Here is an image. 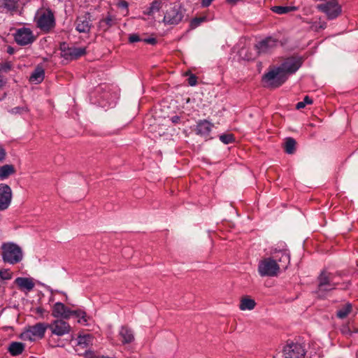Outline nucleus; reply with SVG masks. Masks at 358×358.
I'll use <instances>...</instances> for the list:
<instances>
[{"label": "nucleus", "mask_w": 358, "mask_h": 358, "mask_svg": "<svg viewBox=\"0 0 358 358\" xmlns=\"http://www.w3.org/2000/svg\"><path fill=\"white\" fill-rule=\"evenodd\" d=\"M271 257L264 258L258 265V272L262 277L275 276L280 267L286 268L289 263V254L285 243H281L272 249Z\"/></svg>", "instance_id": "obj_1"}, {"label": "nucleus", "mask_w": 358, "mask_h": 358, "mask_svg": "<svg viewBox=\"0 0 358 358\" xmlns=\"http://www.w3.org/2000/svg\"><path fill=\"white\" fill-rule=\"evenodd\" d=\"M271 10L277 14L282 15L292 11H295L297 10V7L296 6H273Z\"/></svg>", "instance_id": "obj_25"}, {"label": "nucleus", "mask_w": 358, "mask_h": 358, "mask_svg": "<svg viewBox=\"0 0 358 358\" xmlns=\"http://www.w3.org/2000/svg\"><path fill=\"white\" fill-rule=\"evenodd\" d=\"M312 103V99H310L308 96H306L303 101H300L296 103V108L299 110L303 108L307 104H311Z\"/></svg>", "instance_id": "obj_30"}, {"label": "nucleus", "mask_w": 358, "mask_h": 358, "mask_svg": "<svg viewBox=\"0 0 358 358\" xmlns=\"http://www.w3.org/2000/svg\"><path fill=\"white\" fill-rule=\"evenodd\" d=\"M140 41H141V38H140L139 36L137 34H131L129 37V41L130 43H135V42H138Z\"/></svg>", "instance_id": "obj_33"}, {"label": "nucleus", "mask_w": 358, "mask_h": 358, "mask_svg": "<svg viewBox=\"0 0 358 358\" xmlns=\"http://www.w3.org/2000/svg\"><path fill=\"white\" fill-rule=\"evenodd\" d=\"M205 20L204 17H196V18H194L193 19L191 22H190V27L192 29H195L198 26L200 25V24L203 22Z\"/></svg>", "instance_id": "obj_32"}, {"label": "nucleus", "mask_w": 358, "mask_h": 358, "mask_svg": "<svg viewBox=\"0 0 358 358\" xmlns=\"http://www.w3.org/2000/svg\"><path fill=\"white\" fill-rule=\"evenodd\" d=\"M38 313H42V310L41 309H38Z\"/></svg>", "instance_id": "obj_44"}, {"label": "nucleus", "mask_w": 358, "mask_h": 358, "mask_svg": "<svg viewBox=\"0 0 358 358\" xmlns=\"http://www.w3.org/2000/svg\"><path fill=\"white\" fill-rule=\"evenodd\" d=\"M213 124L207 120H201L196 125V134L207 136L211 131Z\"/></svg>", "instance_id": "obj_19"}, {"label": "nucleus", "mask_w": 358, "mask_h": 358, "mask_svg": "<svg viewBox=\"0 0 358 358\" xmlns=\"http://www.w3.org/2000/svg\"><path fill=\"white\" fill-rule=\"evenodd\" d=\"M305 354L303 347L299 343L288 344L283 349L285 358H303Z\"/></svg>", "instance_id": "obj_11"}, {"label": "nucleus", "mask_w": 358, "mask_h": 358, "mask_svg": "<svg viewBox=\"0 0 358 358\" xmlns=\"http://www.w3.org/2000/svg\"><path fill=\"white\" fill-rule=\"evenodd\" d=\"M17 0H0V8H6L8 10H13L16 8Z\"/></svg>", "instance_id": "obj_28"}, {"label": "nucleus", "mask_w": 358, "mask_h": 358, "mask_svg": "<svg viewBox=\"0 0 358 358\" xmlns=\"http://www.w3.org/2000/svg\"><path fill=\"white\" fill-rule=\"evenodd\" d=\"M12 199V190L6 184H0V210H4L8 208Z\"/></svg>", "instance_id": "obj_14"}, {"label": "nucleus", "mask_w": 358, "mask_h": 358, "mask_svg": "<svg viewBox=\"0 0 358 358\" xmlns=\"http://www.w3.org/2000/svg\"><path fill=\"white\" fill-rule=\"evenodd\" d=\"M144 41L149 44H155L156 43V39L155 38H149L144 40Z\"/></svg>", "instance_id": "obj_38"}, {"label": "nucleus", "mask_w": 358, "mask_h": 358, "mask_svg": "<svg viewBox=\"0 0 358 358\" xmlns=\"http://www.w3.org/2000/svg\"><path fill=\"white\" fill-rule=\"evenodd\" d=\"M1 249L2 250V259L4 262L15 264L23 259V252L20 246L13 243H4Z\"/></svg>", "instance_id": "obj_5"}, {"label": "nucleus", "mask_w": 358, "mask_h": 358, "mask_svg": "<svg viewBox=\"0 0 358 358\" xmlns=\"http://www.w3.org/2000/svg\"><path fill=\"white\" fill-rule=\"evenodd\" d=\"M164 17L162 20L165 25H177L182 22L185 9L182 6L178 0L171 1L166 4L163 10Z\"/></svg>", "instance_id": "obj_3"}, {"label": "nucleus", "mask_w": 358, "mask_h": 358, "mask_svg": "<svg viewBox=\"0 0 358 358\" xmlns=\"http://www.w3.org/2000/svg\"><path fill=\"white\" fill-rule=\"evenodd\" d=\"M278 41L273 38L268 37L259 41L255 45V48L259 54H264L271 52L277 46Z\"/></svg>", "instance_id": "obj_15"}, {"label": "nucleus", "mask_w": 358, "mask_h": 358, "mask_svg": "<svg viewBox=\"0 0 358 358\" xmlns=\"http://www.w3.org/2000/svg\"><path fill=\"white\" fill-rule=\"evenodd\" d=\"M52 315L54 317H62L68 319L71 316L78 318V322L84 325L87 324L88 317L86 313L81 310H71L61 302H57L54 304L52 310Z\"/></svg>", "instance_id": "obj_4"}, {"label": "nucleus", "mask_w": 358, "mask_h": 358, "mask_svg": "<svg viewBox=\"0 0 358 358\" xmlns=\"http://www.w3.org/2000/svg\"><path fill=\"white\" fill-rule=\"evenodd\" d=\"M37 27L41 30L48 31L55 26V17L50 10H45L38 13L36 17Z\"/></svg>", "instance_id": "obj_8"}, {"label": "nucleus", "mask_w": 358, "mask_h": 358, "mask_svg": "<svg viewBox=\"0 0 358 358\" xmlns=\"http://www.w3.org/2000/svg\"><path fill=\"white\" fill-rule=\"evenodd\" d=\"M15 173V169L11 164H6L0 167V178L1 180L8 178L10 175Z\"/></svg>", "instance_id": "obj_22"}, {"label": "nucleus", "mask_w": 358, "mask_h": 358, "mask_svg": "<svg viewBox=\"0 0 358 358\" xmlns=\"http://www.w3.org/2000/svg\"><path fill=\"white\" fill-rule=\"evenodd\" d=\"M299 60L294 58L286 59L280 66L273 68L264 76L263 80L268 86L278 87L287 79L289 75L295 73L300 67Z\"/></svg>", "instance_id": "obj_2"}, {"label": "nucleus", "mask_w": 358, "mask_h": 358, "mask_svg": "<svg viewBox=\"0 0 358 358\" xmlns=\"http://www.w3.org/2000/svg\"><path fill=\"white\" fill-rule=\"evenodd\" d=\"M337 285L338 282L334 281L332 274L322 272L318 278V292L322 293L333 290Z\"/></svg>", "instance_id": "obj_10"}, {"label": "nucleus", "mask_w": 358, "mask_h": 358, "mask_svg": "<svg viewBox=\"0 0 358 358\" xmlns=\"http://www.w3.org/2000/svg\"><path fill=\"white\" fill-rule=\"evenodd\" d=\"M44 71L42 68L38 67L35 69V71L31 73L30 76V81L38 84L41 83L44 79Z\"/></svg>", "instance_id": "obj_23"}, {"label": "nucleus", "mask_w": 358, "mask_h": 358, "mask_svg": "<svg viewBox=\"0 0 358 358\" xmlns=\"http://www.w3.org/2000/svg\"><path fill=\"white\" fill-rule=\"evenodd\" d=\"M91 16L89 13L78 17L76 21V29L80 33H87L92 26Z\"/></svg>", "instance_id": "obj_16"}, {"label": "nucleus", "mask_w": 358, "mask_h": 358, "mask_svg": "<svg viewBox=\"0 0 358 358\" xmlns=\"http://www.w3.org/2000/svg\"><path fill=\"white\" fill-rule=\"evenodd\" d=\"M213 0H201V5L203 7H208L210 5Z\"/></svg>", "instance_id": "obj_37"}, {"label": "nucleus", "mask_w": 358, "mask_h": 358, "mask_svg": "<svg viewBox=\"0 0 358 358\" xmlns=\"http://www.w3.org/2000/svg\"><path fill=\"white\" fill-rule=\"evenodd\" d=\"M48 329V324L38 322L34 325L29 326L20 335L24 341H35L41 339Z\"/></svg>", "instance_id": "obj_6"}, {"label": "nucleus", "mask_w": 358, "mask_h": 358, "mask_svg": "<svg viewBox=\"0 0 358 358\" xmlns=\"http://www.w3.org/2000/svg\"><path fill=\"white\" fill-rule=\"evenodd\" d=\"M244 59L249 60V59H252V57H249V56H248V57L245 56V57H244Z\"/></svg>", "instance_id": "obj_43"}, {"label": "nucleus", "mask_w": 358, "mask_h": 358, "mask_svg": "<svg viewBox=\"0 0 358 358\" xmlns=\"http://www.w3.org/2000/svg\"><path fill=\"white\" fill-rule=\"evenodd\" d=\"M14 38L15 42L20 45H27L31 44L36 37L29 28L22 27L16 30Z\"/></svg>", "instance_id": "obj_9"}, {"label": "nucleus", "mask_w": 358, "mask_h": 358, "mask_svg": "<svg viewBox=\"0 0 358 358\" xmlns=\"http://www.w3.org/2000/svg\"><path fill=\"white\" fill-rule=\"evenodd\" d=\"M6 150L1 146H0V162H2L6 157Z\"/></svg>", "instance_id": "obj_36"}, {"label": "nucleus", "mask_w": 358, "mask_h": 358, "mask_svg": "<svg viewBox=\"0 0 358 358\" xmlns=\"http://www.w3.org/2000/svg\"><path fill=\"white\" fill-rule=\"evenodd\" d=\"M220 140L224 144H229L234 141L233 134H222L220 136Z\"/></svg>", "instance_id": "obj_31"}, {"label": "nucleus", "mask_w": 358, "mask_h": 358, "mask_svg": "<svg viewBox=\"0 0 358 358\" xmlns=\"http://www.w3.org/2000/svg\"><path fill=\"white\" fill-rule=\"evenodd\" d=\"M188 83L191 86H194L196 84V77L195 76H191L188 78Z\"/></svg>", "instance_id": "obj_35"}, {"label": "nucleus", "mask_w": 358, "mask_h": 358, "mask_svg": "<svg viewBox=\"0 0 358 358\" xmlns=\"http://www.w3.org/2000/svg\"><path fill=\"white\" fill-rule=\"evenodd\" d=\"M178 120H179V117H177V116H174V117H172V122H178Z\"/></svg>", "instance_id": "obj_41"}, {"label": "nucleus", "mask_w": 358, "mask_h": 358, "mask_svg": "<svg viewBox=\"0 0 358 358\" xmlns=\"http://www.w3.org/2000/svg\"><path fill=\"white\" fill-rule=\"evenodd\" d=\"M90 353H89V352H86V353H85V357H86L87 358H90Z\"/></svg>", "instance_id": "obj_42"}, {"label": "nucleus", "mask_w": 358, "mask_h": 358, "mask_svg": "<svg viewBox=\"0 0 358 358\" xmlns=\"http://www.w3.org/2000/svg\"><path fill=\"white\" fill-rule=\"evenodd\" d=\"M243 51H244V50H243V49H242V50H241V52H240L241 55L243 53Z\"/></svg>", "instance_id": "obj_45"}, {"label": "nucleus", "mask_w": 358, "mask_h": 358, "mask_svg": "<svg viewBox=\"0 0 358 358\" xmlns=\"http://www.w3.org/2000/svg\"><path fill=\"white\" fill-rule=\"evenodd\" d=\"M128 3L124 1V0H121L118 3H117V6L119 8H125V9H127L128 8Z\"/></svg>", "instance_id": "obj_34"}, {"label": "nucleus", "mask_w": 358, "mask_h": 358, "mask_svg": "<svg viewBox=\"0 0 358 358\" xmlns=\"http://www.w3.org/2000/svg\"><path fill=\"white\" fill-rule=\"evenodd\" d=\"M48 328L50 329L53 334L59 336L69 334L71 330L69 323L62 320L53 321L51 324H48Z\"/></svg>", "instance_id": "obj_13"}, {"label": "nucleus", "mask_w": 358, "mask_h": 358, "mask_svg": "<svg viewBox=\"0 0 358 358\" xmlns=\"http://www.w3.org/2000/svg\"><path fill=\"white\" fill-rule=\"evenodd\" d=\"M256 303L254 299L244 296L240 301L239 308L241 310H251L255 308Z\"/></svg>", "instance_id": "obj_20"}, {"label": "nucleus", "mask_w": 358, "mask_h": 358, "mask_svg": "<svg viewBox=\"0 0 358 358\" xmlns=\"http://www.w3.org/2000/svg\"><path fill=\"white\" fill-rule=\"evenodd\" d=\"M62 56L66 59H77L86 52L85 48L67 47L66 43L61 45Z\"/></svg>", "instance_id": "obj_12"}, {"label": "nucleus", "mask_w": 358, "mask_h": 358, "mask_svg": "<svg viewBox=\"0 0 358 358\" xmlns=\"http://www.w3.org/2000/svg\"><path fill=\"white\" fill-rule=\"evenodd\" d=\"M14 282L20 291L25 293L31 291L35 286L34 279L31 278L18 277Z\"/></svg>", "instance_id": "obj_17"}, {"label": "nucleus", "mask_w": 358, "mask_h": 358, "mask_svg": "<svg viewBox=\"0 0 358 358\" xmlns=\"http://www.w3.org/2000/svg\"><path fill=\"white\" fill-rule=\"evenodd\" d=\"M115 17L110 15H108L106 18L102 19L99 22V27L103 31L108 30L114 24Z\"/></svg>", "instance_id": "obj_26"}, {"label": "nucleus", "mask_w": 358, "mask_h": 358, "mask_svg": "<svg viewBox=\"0 0 358 358\" xmlns=\"http://www.w3.org/2000/svg\"><path fill=\"white\" fill-rule=\"evenodd\" d=\"M119 336L123 344L130 343L134 340L133 331L127 327H121Z\"/></svg>", "instance_id": "obj_18"}, {"label": "nucleus", "mask_w": 358, "mask_h": 358, "mask_svg": "<svg viewBox=\"0 0 358 358\" xmlns=\"http://www.w3.org/2000/svg\"><path fill=\"white\" fill-rule=\"evenodd\" d=\"M352 305L350 303H346L344 306L338 310L336 315L340 319L345 318L352 311Z\"/></svg>", "instance_id": "obj_27"}, {"label": "nucleus", "mask_w": 358, "mask_h": 358, "mask_svg": "<svg viewBox=\"0 0 358 358\" xmlns=\"http://www.w3.org/2000/svg\"><path fill=\"white\" fill-rule=\"evenodd\" d=\"M92 337L90 334L79 336L77 338V345L83 348H87L92 344Z\"/></svg>", "instance_id": "obj_24"}, {"label": "nucleus", "mask_w": 358, "mask_h": 358, "mask_svg": "<svg viewBox=\"0 0 358 358\" xmlns=\"http://www.w3.org/2000/svg\"><path fill=\"white\" fill-rule=\"evenodd\" d=\"M317 8L326 14L327 19L334 20L341 13V6L338 0H329L317 6Z\"/></svg>", "instance_id": "obj_7"}, {"label": "nucleus", "mask_w": 358, "mask_h": 358, "mask_svg": "<svg viewBox=\"0 0 358 358\" xmlns=\"http://www.w3.org/2000/svg\"><path fill=\"white\" fill-rule=\"evenodd\" d=\"M0 275H1V278L6 279V280L10 279L11 278L10 273H3L2 271L0 272Z\"/></svg>", "instance_id": "obj_39"}, {"label": "nucleus", "mask_w": 358, "mask_h": 358, "mask_svg": "<svg viewBox=\"0 0 358 358\" xmlns=\"http://www.w3.org/2000/svg\"><path fill=\"white\" fill-rule=\"evenodd\" d=\"M24 345L20 342H12L8 347V352L13 356H17L23 352Z\"/></svg>", "instance_id": "obj_21"}, {"label": "nucleus", "mask_w": 358, "mask_h": 358, "mask_svg": "<svg viewBox=\"0 0 358 358\" xmlns=\"http://www.w3.org/2000/svg\"><path fill=\"white\" fill-rule=\"evenodd\" d=\"M296 141L292 138H288L286 139L285 143V149L287 153L292 154L295 150Z\"/></svg>", "instance_id": "obj_29"}, {"label": "nucleus", "mask_w": 358, "mask_h": 358, "mask_svg": "<svg viewBox=\"0 0 358 358\" xmlns=\"http://www.w3.org/2000/svg\"><path fill=\"white\" fill-rule=\"evenodd\" d=\"M327 27V23L326 22H322L320 24V27L319 28L320 29H324Z\"/></svg>", "instance_id": "obj_40"}]
</instances>
